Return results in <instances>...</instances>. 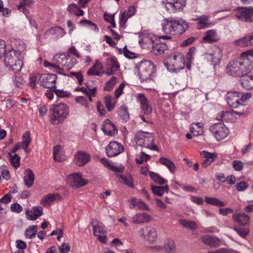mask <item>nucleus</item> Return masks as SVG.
I'll list each match as a JSON object with an SVG mask.
<instances>
[{"instance_id":"nucleus-20","label":"nucleus","mask_w":253,"mask_h":253,"mask_svg":"<svg viewBox=\"0 0 253 253\" xmlns=\"http://www.w3.org/2000/svg\"><path fill=\"white\" fill-rule=\"evenodd\" d=\"M90 160V156L85 152L79 151L74 156V162L79 167H83Z\"/></svg>"},{"instance_id":"nucleus-38","label":"nucleus","mask_w":253,"mask_h":253,"mask_svg":"<svg viewBox=\"0 0 253 253\" xmlns=\"http://www.w3.org/2000/svg\"><path fill=\"white\" fill-rule=\"evenodd\" d=\"M117 176L121 178L122 182L128 187L132 188L134 187L133 178L130 174H118Z\"/></svg>"},{"instance_id":"nucleus-46","label":"nucleus","mask_w":253,"mask_h":253,"mask_svg":"<svg viewBox=\"0 0 253 253\" xmlns=\"http://www.w3.org/2000/svg\"><path fill=\"white\" fill-rule=\"evenodd\" d=\"M31 142L30 132L29 131H26L23 133L22 136V142L21 143L22 148L26 149L28 147Z\"/></svg>"},{"instance_id":"nucleus-41","label":"nucleus","mask_w":253,"mask_h":253,"mask_svg":"<svg viewBox=\"0 0 253 253\" xmlns=\"http://www.w3.org/2000/svg\"><path fill=\"white\" fill-rule=\"evenodd\" d=\"M149 176L152 180L160 185H164L168 182V180L163 178L159 174L153 171H149Z\"/></svg>"},{"instance_id":"nucleus-42","label":"nucleus","mask_w":253,"mask_h":253,"mask_svg":"<svg viewBox=\"0 0 253 253\" xmlns=\"http://www.w3.org/2000/svg\"><path fill=\"white\" fill-rule=\"evenodd\" d=\"M91 225L93 228V233L95 236H97L96 233L104 234L105 233L106 231L104 226L99 225L97 219L92 220Z\"/></svg>"},{"instance_id":"nucleus-54","label":"nucleus","mask_w":253,"mask_h":253,"mask_svg":"<svg viewBox=\"0 0 253 253\" xmlns=\"http://www.w3.org/2000/svg\"><path fill=\"white\" fill-rule=\"evenodd\" d=\"M234 230L243 238H245L249 233V230L247 228L237 227L234 228Z\"/></svg>"},{"instance_id":"nucleus-30","label":"nucleus","mask_w":253,"mask_h":253,"mask_svg":"<svg viewBox=\"0 0 253 253\" xmlns=\"http://www.w3.org/2000/svg\"><path fill=\"white\" fill-rule=\"evenodd\" d=\"M242 87L246 89L249 90L253 88V74H248L241 80Z\"/></svg>"},{"instance_id":"nucleus-9","label":"nucleus","mask_w":253,"mask_h":253,"mask_svg":"<svg viewBox=\"0 0 253 253\" xmlns=\"http://www.w3.org/2000/svg\"><path fill=\"white\" fill-rule=\"evenodd\" d=\"M44 66L48 68L49 69L52 70L53 72H54L58 74L63 75L65 76H68L70 77L74 76L78 80V83L80 85H82L83 84V76L81 72H71L69 73V74H66L62 72L63 71V69L62 68H61L59 66H58L55 64H51L50 63L46 61L44 62Z\"/></svg>"},{"instance_id":"nucleus-55","label":"nucleus","mask_w":253,"mask_h":253,"mask_svg":"<svg viewBox=\"0 0 253 253\" xmlns=\"http://www.w3.org/2000/svg\"><path fill=\"white\" fill-rule=\"evenodd\" d=\"M86 88H87L89 91L85 94L87 96L89 101L92 102V96H95L96 94L97 87L94 86L92 88H90L88 84H86Z\"/></svg>"},{"instance_id":"nucleus-2","label":"nucleus","mask_w":253,"mask_h":253,"mask_svg":"<svg viewBox=\"0 0 253 253\" xmlns=\"http://www.w3.org/2000/svg\"><path fill=\"white\" fill-rule=\"evenodd\" d=\"M163 32L167 34L178 35L183 33L188 28V23L180 18L166 19L162 22Z\"/></svg>"},{"instance_id":"nucleus-60","label":"nucleus","mask_w":253,"mask_h":253,"mask_svg":"<svg viewBox=\"0 0 253 253\" xmlns=\"http://www.w3.org/2000/svg\"><path fill=\"white\" fill-rule=\"evenodd\" d=\"M52 90L58 97H68L70 95L69 92L63 90L56 89L55 88Z\"/></svg>"},{"instance_id":"nucleus-6","label":"nucleus","mask_w":253,"mask_h":253,"mask_svg":"<svg viewBox=\"0 0 253 253\" xmlns=\"http://www.w3.org/2000/svg\"><path fill=\"white\" fill-rule=\"evenodd\" d=\"M54 63L63 69L64 73L66 71L71 69L77 63L76 58L68 53H59L55 55L53 57Z\"/></svg>"},{"instance_id":"nucleus-26","label":"nucleus","mask_w":253,"mask_h":253,"mask_svg":"<svg viewBox=\"0 0 253 253\" xmlns=\"http://www.w3.org/2000/svg\"><path fill=\"white\" fill-rule=\"evenodd\" d=\"M201 239L205 244L210 247H217L220 244V241L218 238L208 235L202 236Z\"/></svg>"},{"instance_id":"nucleus-10","label":"nucleus","mask_w":253,"mask_h":253,"mask_svg":"<svg viewBox=\"0 0 253 253\" xmlns=\"http://www.w3.org/2000/svg\"><path fill=\"white\" fill-rule=\"evenodd\" d=\"M235 16L238 19L246 22L253 21V8L251 7H238Z\"/></svg>"},{"instance_id":"nucleus-37","label":"nucleus","mask_w":253,"mask_h":253,"mask_svg":"<svg viewBox=\"0 0 253 253\" xmlns=\"http://www.w3.org/2000/svg\"><path fill=\"white\" fill-rule=\"evenodd\" d=\"M159 161L161 164L167 167L170 172L172 173H174L175 172V166L173 162H172L170 160L166 158L161 157Z\"/></svg>"},{"instance_id":"nucleus-31","label":"nucleus","mask_w":253,"mask_h":253,"mask_svg":"<svg viewBox=\"0 0 253 253\" xmlns=\"http://www.w3.org/2000/svg\"><path fill=\"white\" fill-rule=\"evenodd\" d=\"M119 120L122 123H126L129 119V114L125 105H122L118 110Z\"/></svg>"},{"instance_id":"nucleus-64","label":"nucleus","mask_w":253,"mask_h":253,"mask_svg":"<svg viewBox=\"0 0 253 253\" xmlns=\"http://www.w3.org/2000/svg\"><path fill=\"white\" fill-rule=\"evenodd\" d=\"M10 208H11V210L12 211L16 212L17 213L20 212L23 210L22 207L20 205H19L18 203L12 204L11 205Z\"/></svg>"},{"instance_id":"nucleus-29","label":"nucleus","mask_w":253,"mask_h":253,"mask_svg":"<svg viewBox=\"0 0 253 253\" xmlns=\"http://www.w3.org/2000/svg\"><path fill=\"white\" fill-rule=\"evenodd\" d=\"M168 49L167 44L165 42H159L153 45L151 52L155 55L163 54Z\"/></svg>"},{"instance_id":"nucleus-51","label":"nucleus","mask_w":253,"mask_h":253,"mask_svg":"<svg viewBox=\"0 0 253 253\" xmlns=\"http://www.w3.org/2000/svg\"><path fill=\"white\" fill-rule=\"evenodd\" d=\"M116 82L117 78L115 76H112L111 79L106 82L105 85L104 87V89L107 91L111 90Z\"/></svg>"},{"instance_id":"nucleus-61","label":"nucleus","mask_w":253,"mask_h":253,"mask_svg":"<svg viewBox=\"0 0 253 253\" xmlns=\"http://www.w3.org/2000/svg\"><path fill=\"white\" fill-rule=\"evenodd\" d=\"M248 187V184L245 181H241L236 184V189L238 191H244Z\"/></svg>"},{"instance_id":"nucleus-34","label":"nucleus","mask_w":253,"mask_h":253,"mask_svg":"<svg viewBox=\"0 0 253 253\" xmlns=\"http://www.w3.org/2000/svg\"><path fill=\"white\" fill-rule=\"evenodd\" d=\"M61 198L62 197L58 193L49 194L43 196L41 202L45 205L56 200H60Z\"/></svg>"},{"instance_id":"nucleus-21","label":"nucleus","mask_w":253,"mask_h":253,"mask_svg":"<svg viewBox=\"0 0 253 253\" xmlns=\"http://www.w3.org/2000/svg\"><path fill=\"white\" fill-rule=\"evenodd\" d=\"M239 60L241 61V64L239 66L240 69H241V77L245 76L251 72L253 69V65L249 59L242 57V54H241L239 57Z\"/></svg>"},{"instance_id":"nucleus-62","label":"nucleus","mask_w":253,"mask_h":253,"mask_svg":"<svg viewBox=\"0 0 253 253\" xmlns=\"http://www.w3.org/2000/svg\"><path fill=\"white\" fill-rule=\"evenodd\" d=\"M233 167L236 171H241L243 168V163L240 161L235 160L233 162Z\"/></svg>"},{"instance_id":"nucleus-28","label":"nucleus","mask_w":253,"mask_h":253,"mask_svg":"<svg viewBox=\"0 0 253 253\" xmlns=\"http://www.w3.org/2000/svg\"><path fill=\"white\" fill-rule=\"evenodd\" d=\"M233 220L241 225H245L249 223L250 217L244 213H236L233 215Z\"/></svg>"},{"instance_id":"nucleus-63","label":"nucleus","mask_w":253,"mask_h":253,"mask_svg":"<svg viewBox=\"0 0 253 253\" xmlns=\"http://www.w3.org/2000/svg\"><path fill=\"white\" fill-rule=\"evenodd\" d=\"M97 110L99 115L101 116H103L106 114V110L104 109V106L99 101L97 102L96 104Z\"/></svg>"},{"instance_id":"nucleus-48","label":"nucleus","mask_w":253,"mask_h":253,"mask_svg":"<svg viewBox=\"0 0 253 253\" xmlns=\"http://www.w3.org/2000/svg\"><path fill=\"white\" fill-rule=\"evenodd\" d=\"M13 82L14 85L18 88H22L25 83L24 79L19 76V74H16L13 77Z\"/></svg>"},{"instance_id":"nucleus-18","label":"nucleus","mask_w":253,"mask_h":253,"mask_svg":"<svg viewBox=\"0 0 253 253\" xmlns=\"http://www.w3.org/2000/svg\"><path fill=\"white\" fill-rule=\"evenodd\" d=\"M137 100L140 103L141 112L145 115H150L152 112V108L148 99L143 94L139 93L137 95Z\"/></svg>"},{"instance_id":"nucleus-17","label":"nucleus","mask_w":253,"mask_h":253,"mask_svg":"<svg viewBox=\"0 0 253 253\" xmlns=\"http://www.w3.org/2000/svg\"><path fill=\"white\" fill-rule=\"evenodd\" d=\"M68 181L70 185L74 188L84 186L88 183V180L83 178L79 173H74L69 175Z\"/></svg>"},{"instance_id":"nucleus-19","label":"nucleus","mask_w":253,"mask_h":253,"mask_svg":"<svg viewBox=\"0 0 253 253\" xmlns=\"http://www.w3.org/2000/svg\"><path fill=\"white\" fill-rule=\"evenodd\" d=\"M244 110L245 109H241L239 111H233L232 112H222L220 114H218L217 118L218 120L223 122H235L236 118L234 117V114L242 115L244 113Z\"/></svg>"},{"instance_id":"nucleus-23","label":"nucleus","mask_w":253,"mask_h":253,"mask_svg":"<svg viewBox=\"0 0 253 253\" xmlns=\"http://www.w3.org/2000/svg\"><path fill=\"white\" fill-rule=\"evenodd\" d=\"M236 45L246 47L253 45V33L247 34L245 37L234 42Z\"/></svg>"},{"instance_id":"nucleus-35","label":"nucleus","mask_w":253,"mask_h":253,"mask_svg":"<svg viewBox=\"0 0 253 253\" xmlns=\"http://www.w3.org/2000/svg\"><path fill=\"white\" fill-rule=\"evenodd\" d=\"M151 189L154 194L162 196L164 193H168L169 187L168 185L163 186L151 185Z\"/></svg>"},{"instance_id":"nucleus-57","label":"nucleus","mask_w":253,"mask_h":253,"mask_svg":"<svg viewBox=\"0 0 253 253\" xmlns=\"http://www.w3.org/2000/svg\"><path fill=\"white\" fill-rule=\"evenodd\" d=\"M76 101L88 110H89V105L85 97L84 96H78L76 98Z\"/></svg>"},{"instance_id":"nucleus-3","label":"nucleus","mask_w":253,"mask_h":253,"mask_svg":"<svg viewBox=\"0 0 253 253\" xmlns=\"http://www.w3.org/2000/svg\"><path fill=\"white\" fill-rule=\"evenodd\" d=\"M69 113V107L63 103L52 105L49 111V118L52 124L62 123L67 118Z\"/></svg>"},{"instance_id":"nucleus-14","label":"nucleus","mask_w":253,"mask_h":253,"mask_svg":"<svg viewBox=\"0 0 253 253\" xmlns=\"http://www.w3.org/2000/svg\"><path fill=\"white\" fill-rule=\"evenodd\" d=\"M123 146L117 141H111L105 147L106 154L109 157L117 156L123 152Z\"/></svg>"},{"instance_id":"nucleus-56","label":"nucleus","mask_w":253,"mask_h":253,"mask_svg":"<svg viewBox=\"0 0 253 253\" xmlns=\"http://www.w3.org/2000/svg\"><path fill=\"white\" fill-rule=\"evenodd\" d=\"M53 155L55 161L60 162L61 158L60 157V147L59 146H55L53 149Z\"/></svg>"},{"instance_id":"nucleus-16","label":"nucleus","mask_w":253,"mask_h":253,"mask_svg":"<svg viewBox=\"0 0 253 253\" xmlns=\"http://www.w3.org/2000/svg\"><path fill=\"white\" fill-rule=\"evenodd\" d=\"M140 234L143 236V238L150 243L155 242L157 239V234L156 230L150 226H146L142 228L139 231Z\"/></svg>"},{"instance_id":"nucleus-33","label":"nucleus","mask_w":253,"mask_h":253,"mask_svg":"<svg viewBox=\"0 0 253 253\" xmlns=\"http://www.w3.org/2000/svg\"><path fill=\"white\" fill-rule=\"evenodd\" d=\"M25 171V175L23 178L24 183L28 188H30L33 185L35 176L33 172L29 169H26Z\"/></svg>"},{"instance_id":"nucleus-8","label":"nucleus","mask_w":253,"mask_h":253,"mask_svg":"<svg viewBox=\"0 0 253 253\" xmlns=\"http://www.w3.org/2000/svg\"><path fill=\"white\" fill-rule=\"evenodd\" d=\"M209 130L217 141L224 139L229 133V130L221 122L210 126Z\"/></svg>"},{"instance_id":"nucleus-45","label":"nucleus","mask_w":253,"mask_h":253,"mask_svg":"<svg viewBox=\"0 0 253 253\" xmlns=\"http://www.w3.org/2000/svg\"><path fill=\"white\" fill-rule=\"evenodd\" d=\"M179 223L183 227L191 230L196 229L197 228L196 223L192 221H187L185 219H180L179 220Z\"/></svg>"},{"instance_id":"nucleus-12","label":"nucleus","mask_w":253,"mask_h":253,"mask_svg":"<svg viewBox=\"0 0 253 253\" xmlns=\"http://www.w3.org/2000/svg\"><path fill=\"white\" fill-rule=\"evenodd\" d=\"M226 100L228 105L234 109H244L245 105L241 103L240 92L229 91L227 93Z\"/></svg>"},{"instance_id":"nucleus-58","label":"nucleus","mask_w":253,"mask_h":253,"mask_svg":"<svg viewBox=\"0 0 253 253\" xmlns=\"http://www.w3.org/2000/svg\"><path fill=\"white\" fill-rule=\"evenodd\" d=\"M38 77V74H34L30 76L29 78L30 82L29 83V85L32 89H34L36 87V82L37 81Z\"/></svg>"},{"instance_id":"nucleus-25","label":"nucleus","mask_w":253,"mask_h":253,"mask_svg":"<svg viewBox=\"0 0 253 253\" xmlns=\"http://www.w3.org/2000/svg\"><path fill=\"white\" fill-rule=\"evenodd\" d=\"M150 219V215L145 212L137 213L134 215L130 219V221L134 224H140L147 222Z\"/></svg>"},{"instance_id":"nucleus-27","label":"nucleus","mask_w":253,"mask_h":253,"mask_svg":"<svg viewBox=\"0 0 253 253\" xmlns=\"http://www.w3.org/2000/svg\"><path fill=\"white\" fill-rule=\"evenodd\" d=\"M219 40V38L214 30L207 31L205 37L203 38V41L206 43H211L218 41Z\"/></svg>"},{"instance_id":"nucleus-32","label":"nucleus","mask_w":253,"mask_h":253,"mask_svg":"<svg viewBox=\"0 0 253 253\" xmlns=\"http://www.w3.org/2000/svg\"><path fill=\"white\" fill-rule=\"evenodd\" d=\"M27 218L31 220H35L42 214V208L40 206L35 207L30 213H27Z\"/></svg>"},{"instance_id":"nucleus-36","label":"nucleus","mask_w":253,"mask_h":253,"mask_svg":"<svg viewBox=\"0 0 253 253\" xmlns=\"http://www.w3.org/2000/svg\"><path fill=\"white\" fill-rule=\"evenodd\" d=\"M104 103L108 111H112L115 107L117 101L111 96H106L104 99Z\"/></svg>"},{"instance_id":"nucleus-5","label":"nucleus","mask_w":253,"mask_h":253,"mask_svg":"<svg viewBox=\"0 0 253 253\" xmlns=\"http://www.w3.org/2000/svg\"><path fill=\"white\" fill-rule=\"evenodd\" d=\"M134 140L136 144L151 150L158 151L157 146L154 144V136L152 133L143 131L136 132Z\"/></svg>"},{"instance_id":"nucleus-1","label":"nucleus","mask_w":253,"mask_h":253,"mask_svg":"<svg viewBox=\"0 0 253 253\" xmlns=\"http://www.w3.org/2000/svg\"><path fill=\"white\" fill-rule=\"evenodd\" d=\"M15 48H13L8 53H6L4 62L6 66L16 73L20 71L22 67V53L25 50L26 45L21 40L14 41Z\"/></svg>"},{"instance_id":"nucleus-15","label":"nucleus","mask_w":253,"mask_h":253,"mask_svg":"<svg viewBox=\"0 0 253 253\" xmlns=\"http://www.w3.org/2000/svg\"><path fill=\"white\" fill-rule=\"evenodd\" d=\"M241 61L239 58L230 61L226 66L227 74L233 77H241L240 66Z\"/></svg>"},{"instance_id":"nucleus-50","label":"nucleus","mask_w":253,"mask_h":253,"mask_svg":"<svg viewBox=\"0 0 253 253\" xmlns=\"http://www.w3.org/2000/svg\"><path fill=\"white\" fill-rule=\"evenodd\" d=\"M200 156L204 159L211 160L212 162L217 157V155L215 153H211L206 151H201L200 152Z\"/></svg>"},{"instance_id":"nucleus-39","label":"nucleus","mask_w":253,"mask_h":253,"mask_svg":"<svg viewBox=\"0 0 253 253\" xmlns=\"http://www.w3.org/2000/svg\"><path fill=\"white\" fill-rule=\"evenodd\" d=\"M193 20L198 21V25L200 29L207 27L210 24L208 16L205 15L199 16Z\"/></svg>"},{"instance_id":"nucleus-47","label":"nucleus","mask_w":253,"mask_h":253,"mask_svg":"<svg viewBox=\"0 0 253 253\" xmlns=\"http://www.w3.org/2000/svg\"><path fill=\"white\" fill-rule=\"evenodd\" d=\"M38 226L37 225H31L26 230L25 235L30 239H33L36 236Z\"/></svg>"},{"instance_id":"nucleus-22","label":"nucleus","mask_w":253,"mask_h":253,"mask_svg":"<svg viewBox=\"0 0 253 253\" xmlns=\"http://www.w3.org/2000/svg\"><path fill=\"white\" fill-rule=\"evenodd\" d=\"M102 130L105 134L108 136H113L117 132L114 124L109 119H106L102 124Z\"/></svg>"},{"instance_id":"nucleus-52","label":"nucleus","mask_w":253,"mask_h":253,"mask_svg":"<svg viewBox=\"0 0 253 253\" xmlns=\"http://www.w3.org/2000/svg\"><path fill=\"white\" fill-rule=\"evenodd\" d=\"M80 24L83 26H87L90 28L91 30H92L94 31H97L98 30L96 25L88 20L84 19L81 20L80 21Z\"/></svg>"},{"instance_id":"nucleus-49","label":"nucleus","mask_w":253,"mask_h":253,"mask_svg":"<svg viewBox=\"0 0 253 253\" xmlns=\"http://www.w3.org/2000/svg\"><path fill=\"white\" fill-rule=\"evenodd\" d=\"M107 64L108 67L116 71L120 68V65L115 57L108 59L107 61Z\"/></svg>"},{"instance_id":"nucleus-7","label":"nucleus","mask_w":253,"mask_h":253,"mask_svg":"<svg viewBox=\"0 0 253 253\" xmlns=\"http://www.w3.org/2000/svg\"><path fill=\"white\" fill-rule=\"evenodd\" d=\"M138 74L141 81L151 80L156 72L153 63L149 60L140 61L138 65Z\"/></svg>"},{"instance_id":"nucleus-24","label":"nucleus","mask_w":253,"mask_h":253,"mask_svg":"<svg viewBox=\"0 0 253 253\" xmlns=\"http://www.w3.org/2000/svg\"><path fill=\"white\" fill-rule=\"evenodd\" d=\"M45 34L52 36L53 37L56 39H58L64 36L66 32L62 27L55 26L47 30Z\"/></svg>"},{"instance_id":"nucleus-59","label":"nucleus","mask_w":253,"mask_h":253,"mask_svg":"<svg viewBox=\"0 0 253 253\" xmlns=\"http://www.w3.org/2000/svg\"><path fill=\"white\" fill-rule=\"evenodd\" d=\"M130 17L126 15V12H124L120 18V25L121 27H125V25Z\"/></svg>"},{"instance_id":"nucleus-44","label":"nucleus","mask_w":253,"mask_h":253,"mask_svg":"<svg viewBox=\"0 0 253 253\" xmlns=\"http://www.w3.org/2000/svg\"><path fill=\"white\" fill-rule=\"evenodd\" d=\"M164 248L166 253H175L176 249L173 240H167Z\"/></svg>"},{"instance_id":"nucleus-53","label":"nucleus","mask_w":253,"mask_h":253,"mask_svg":"<svg viewBox=\"0 0 253 253\" xmlns=\"http://www.w3.org/2000/svg\"><path fill=\"white\" fill-rule=\"evenodd\" d=\"M10 157V162L15 168H17L20 166V157L16 154H14V155H12L9 154Z\"/></svg>"},{"instance_id":"nucleus-11","label":"nucleus","mask_w":253,"mask_h":253,"mask_svg":"<svg viewBox=\"0 0 253 253\" xmlns=\"http://www.w3.org/2000/svg\"><path fill=\"white\" fill-rule=\"evenodd\" d=\"M186 0H167L165 8L170 13H175L183 10L186 6Z\"/></svg>"},{"instance_id":"nucleus-13","label":"nucleus","mask_w":253,"mask_h":253,"mask_svg":"<svg viewBox=\"0 0 253 253\" xmlns=\"http://www.w3.org/2000/svg\"><path fill=\"white\" fill-rule=\"evenodd\" d=\"M56 79L57 76L55 74H44L39 77L37 83L43 87L55 88Z\"/></svg>"},{"instance_id":"nucleus-40","label":"nucleus","mask_w":253,"mask_h":253,"mask_svg":"<svg viewBox=\"0 0 253 253\" xmlns=\"http://www.w3.org/2000/svg\"><path fill=\"white\" fill-rule=\"evenodd\" d=\"M67 9L71 14L77 16H83L84 14V11L81 9L80 7H79L74 3L69 4Z\"/></svg>"},{"instance_id":"nucleus-43","label":"nucleus","mask_w":253,"mask_h":253,"mask_svg":"<svg viewBox=\"0 0 253 253\" xmlns=\"http://www.w3.org/2000/svg\"><path fill=\"white\" fill-rule=\"evenodd\" d=\"M205 200L207 204L213 206H216L219 207H223L225 206V204L223 202L216 198L206 197Z\"/></svg>"},{"instance_id":"nucleus-4","label":"nucleus","mask_w":253,"mask_h":253,"mask_svg":"<svg viewBox=\"0 0 253 253\" xmlns=\"http://www.w3.org/2000/svg\"><path fill=\"white\" fill-rule=\"evenodd\" d=\"M165 66L171 72H177L184 68L185 57L181 52L171 54L164 63Z\"/></svg>"}]
</instances>
